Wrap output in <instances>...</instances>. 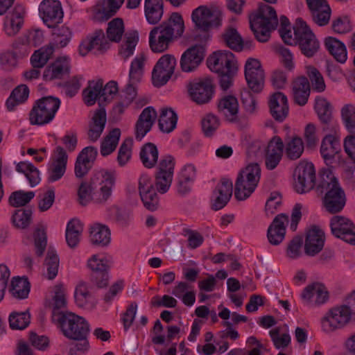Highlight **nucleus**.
Instances as JSON below:
<instances>
[{"mask_svg": "<svg viewBox=\"0 0 355 355\" xmlns=\"http://www.w3.org/2000/svg\"><path fill=\"white\" fill-rule=\"evenodd\" d=\"M124 33V24L121 18L113 19L108 24L107 37L112 41L118 42L121 40Z\"/></svg>", "mask_w": 355, "mask_h": 355, "instance_id": "nucleus-54", "label": "nucleus"}, {"mask_svg": "<svg viewBox=\"0 0 355 355\" xmlns=\"http://www.w3.org/2000/svg\"><path fill=\"white\" fill-rule=\"evenodd\" d=\"M98 177L92 178L89 182H83L78 190V202L82 206L87 205L92 201V192L96 189V180Z\"/></svg>", "mask_w": 355, "mask_h": 355, "instance_id": "nucleus-47", "label": "nucleus"}, {"mask_svg": "<svg viewBox=\"0 0 355 355\" xmlns=\"http://www.w3.org/2000/svg\"><path fill=\"white\" fill-rule=\"evenodd\" d=\"M329 225L334 236L355 245V226L349 219L343 216H334L331 218Z\"/></svg>", "mask_w": 355, "mask_h": 355, "instance_id": "nucleus-11", "label": "nucleus"}, {"mask_svg": "<svg viewBox=\"0 0 355 355\" xmlns=\"http://www.w3.org/2000/svg\"><path fill=\"white\" fill-rule=\"evenodd\" d=\"M171 42L163 35L157 33H153L151 30L149 35V44L153 51L156 53H162L168 48V45Z\"/></svg>", "mask_w": 355, "mask_h": 355, "instance_id": "nucleus-59", "label": "nucleus"}, {"mask_svg": "<svg viewBox=\"0 0 355 355\" xmlns=\"http://www.w3.org/2000/svg\"><path fill=\"white\" fill-rule=\"evenodd\" d=\"M106 123V112L105 109L101 108L96 111L92 123L89 125L88 137L92 141H96L101 135Z\"/></svg>", "mask_w": 355, "mask_h": 355, "instance_id": "nucleus-34", "label": "nucleus"}, {"mask_svg": "<svg viewBox=\"0 0 355 355\" xmlns=\"http://www.w3.org/2000/svg\"><path fill=\"white\" fill-rule=\"evenodd\" d=\"M175 66L176 60L173 55L170 54L162 55L152 72L154 85L159 87L166 84L173 73Z\"/></svg>", "mask_w": 355, "mask_h": 355, "instance_id": "nucleus-9", "label": "nucleus"}, {"mask_svg": "<svg viewBox=\"0 0 355 355\" xmlns=\"http://www.w3.org/2000/svg\"><path fill=\"white\" fill-rule=\"evenodd\" d=\"M54 51L53 46L51 44L42 47L31 56V62L33 67L42 68L48 62Z\"/></svg>", "mask_w": 355, "mask_h": 355, "instance_id": "nucleus-49", "label": "nucleus"}, {"mask_svg": "<svg viewBox=\"0 0 355 355\" xmlns=\"http://www.w3.org/2000/svg\"><path fill=\"white\" fill-rule=\"evenodd\" d=\"M178 116L171 108H163L159 119V128L163 132L169 133L173 131L177 124Z\"/></svg>", "mask_w": 355, "mask_h": 355, "instance_id": "nucleus-42", "label": "nucleus"}, {"mask_svg": "<svg viewBox=\"0 0 355 355\" xmlns=\"http://www.w3.org/2000/svg\"><path fill=\"white\" fill-rule=\"evenodd\" d=\"M345 194L340 187H333L325 192L323 205L328 212L331 214L340 212L345 207Z\"/></svg>", "mask_w": 355, "mask_h": 355, "instance_id": "nucleus-21", "label": "nucleus"}, {"mask_svg": "<svg viewBox=\"0 0 355 355\" xmlns=\"http://www.w3.org/2000/svg\"><path fill=\"white\" fill-rule=\"evenodd\" d=\"M340 150L339 139L332 135H326L322 141L320 153L326 162H330Z\"/></svg>", "mask_w": 355, "mask_h": 355, "instance_id": "nucleus-33", "label": "nucleus"}, {"mask_svg": "<svg viewBox=\"0 0 355 355\" xmlns=\"http://www.w3.org/2000/svg\"><path fill=\"white\" fill-rule=\"evenodd\" d=\"M145 62V57L143 54L137 56L131 63L130 69V80L132 83H137L140 80L143 74V69Z\"/></svg>", "mask_w": 355, "mask_h": 355, "instance_id": "nucleus-63", "label": "nucleus"}, {"mask_svg": "<svg viewBox=\"0 0 355 355\" xmlns=\"http://www.w3.org/2000/svg\"><path fill=\"white\" fill-rule=\"evenodd\" d=\"M223 40L227 46L236 51H241L244 47L243 40L236 29L229 28L223 35Z\"/></svg>", "mask_w": 355, "mask_h": 355, "instance_id": "nucleus-50", "label": "nucleus"}, {"mask_svg": "<svg viewBox=\"0 0 355 355\" xmlns=\"http://www.w3.org/2000/svg\"><path fill=\"white\" fill-rule=\"evenodd\" d=\"M245 76L249 87L254 92H259L263 87L265 74L260 62L249 58L245 65Z\"/></svg>", "mask_w": 355, "mask_h": 355, "instance_id": "nucleus-14", "label": "nucleus"}, {"mask_svg": "<svg viewBox=\"0 0 355 355\" xmlns=\"http://www.w3.org/2000/svg\"><path fill=\"white\" fill-rule=\"evenodd\" d=\"M219 112L230 122H235L238 119L239 103L237 99L233 96H227L221 98L218 104Z\"/></svg>", "mask_w": 355, "mask_h": 355, "instance_id": "nucleus-31", "label": "nucleus"}, {"mask_svg": "<svg viewBox=\"0 0 355 355\" xmlns=\"http://www.w3.org/2000/svg\"><path fill=\"white\" fill-rule=\"evenodd\" d=\"M30 320L28 312H14L9 317L10 327L12 329H24L29 324Z\"/></svg>", "mask_w": 355, "mask_h": 355, "instance_id": "nucleus-62", "label": "nucleus"}, {"mask_svg": "<svg viewBox=\"0 0 355 355\" xmlns=\"http://www.w3.org/2000/svg\"><path fill=\"white\" fill-rule=\"evenodd\" d=\"M93 50L104 52L109 48V42L102 30L96 31L87 40Z\"/></svg>", "mask_w": 355, "mask_h": 355, "instance_id": "nucleus-57", "label": "nucleus"}, {"mask_svg": "<svg viewBox=\"0 0 355 355\" xmlns=\"http://www.w3.org/2000/svg\"><path fill=\"white\" fill-rule=\"evenodd\" d=\"M24 8L16 5L7 15L4 22V31L8 36H14L19 32L24 24Z\"/></svg>", "mask_w": 355, "mask_h": 355, "instance_id": "nucleus-24", "label": "nucleus"}, {"mask_svg": "<svg viewBox=\"0 0 355 355\" xmlns=\"http://www.w3.org/2000/svg\"><path fill=\"white\" fill-rule=\"evenodd\" d=\"M138 41L139 35L137 31H130L125 34L119 50V55L123 60H125L133 55Z\"/></svg>", "mask_w": 355, "mask_h": 355, "instance_id": "nucleus-37", "label": "nucleus"}, {"mask_svg": "<svg viewBox=\"0 0 355 355\" xmlns=\"http://www.w3.org/2000/svg\"><path fill=\"white\" fill-rule=\"evenodd\" d=\"M35 196L33 191H17L12 193L9 202L12 207H21L28 203Z\"/></svg>", "mask_w": 355, "mask_h": 355, "instance_id": "nucleus-64", "label": "nucleus"}, {"mask_svg": "<svg viewBox=\"0 0 355 355\" xmlns=\"http://www.w3.org/2000/svg\"><path fill=\"white\" fill-rule=\"evenodd\" d=\"M191 19L196 28L206 33L220 25L221 12L216 8L200 6L193 10Z\"/></svg>", "mask_w": 355, "mask_h": 355, "instance_id": "nucleus-6", "label": "nucleus"}, {"mask_svg": "<svg viewBox=\"0 0 355 355\" xmlns=\"http://www.w3.org/2000/svg\"><path fill=\"white\" fill-rule=\"evenodd\" d=\"M53 320L59 324L63 334L71 340L85 338L89 331L87 321L73 313H54Z\"/></svg>", "mask_w": 355, "mask_h": 355, "instance_id": "nucleus-2", "label": "nucleus"}, {"mask_svg": "<svg viewBox=\"0 0 355 355\" xmlns=\"http://www.w3.org/2000/svg\"><path fill=\"white\" fill-rule=\"evenodd\" d=\"M125 0H101L93 8V19L103 22L116 15Z\"/></svg>", "mask_w": 355, "mask_h": 355, "instance_id": "nucleus-17", "label": "nucleus"}, {"mask_svg": "<svg viewBox=\"0 0 355 355\" xmlns=\"http://www.w3.org/2000/svg\"><path fill=\"white\" fill-rule=\"evenodd\" d=\"M74 295L76 302L78 306L93 308L96 303L89 291L88 287L83 282H80L78 284Z\"/></svg>", "mask_w": 355, "mask_h": 355, "instance_id": "nucleus-41", "label": "nucleus"}, {"mask_svg": "<svg viewBox=\"0 0 355 355\" xmlns=\"http://www.w3.org/2000/svg\"><path fill=\"white\" fill-rule=\"evenodd\" d=\"M189 92L193 101L198 105L209 103L214 94L213 80L210 77H204L191 83Z\"/></svg>", "mask_w": 355, "mask_h": 355, "instance_id": "nucleus-10", "label": "nucleus"}, {"mask_svg": "<svg viewBox=\"0 0 355 355\" xmlns=\"http://www.w3.org/2000/svg\"><path fill=\"white\" fill-rule=\"evenodd\" d=\"M157 118V112L153 107L143 110L135 125V138L141 139L150 130Z\"/></svg>", "mask_w": 355, "mask_h": 355, "instance_id": "nucleus-23", "label": "nucleus"}, {"mask_svg": "<svg viewBox=\"0 0 355 355\" xmlns=\"http://www.w3.org/2000/svg\"><path fill=\"white\" fill-rule=\"evenodd\" d=\"M205 57V49L202 45H194L189 48L180 59V67L183 71L195 70Z\"/></svg>", "mask_w": 355, "mask_h": 355, "instance_id": "nucleus-20", "label": "nucleus"}, {"mask_svg": "<svg viewBox=\"0 0 355 355\" xmlns=\"http://www.w3.org/2000/svg\"><path fill=\"white\" fill-rule=\"evenodd\" d=\"M89 268L93 270V278L99 288L105 287L108 284V275L107 270L110 266L105 259H99L97 255H94L88 261Z\"/></svg>", "mask_w": 355, "mask_h": 355, "instance_id": "nucleus-22", "label": "nucleus"}, {"mask_svg": "<svg viewBox=\"0 0 355 355\" xmlns=\"http://www.w3.org/2000/svg\"><path fill=\"white\" fill-rule=\"evenodd\" d=\"M333 187H340L336 178L329 169L322 171L316 187L317 191L322 194L332 189Z\"/></svg>", "mask_w": 355, "mask_h": 355, "instance_id": "nucleus-52", "label": "nucleus"}, {"mask_svg": "<svg viewBox=\"0 0 355 355\" xmlns=\"http://www.w3.org/2000/svg\"><path fill=\"white\" fill-rule=\"evenodd\" d=\"M60 105V99L51 96L37 100L29 114L31 123L38 125L49 123L53 119Z\"/></svg>", "mask_w": 355, "mask_h": 355, "instance_id": "nucleus-4", "label": "nucleus"}, {"mask_svg": "<svg viewBox=\"0 0 355 355\" xmlns=\"http://www.w3.org/2000/svg\"><path fill=\"white\" fill-rule=\"evenodd\" d=\"M101 177V187L100 188V193L98 197L96 198V201L98 203L105 202L112 195V189L115 182V178L111 173L107 171H101L96 177Z\"/></svg>", "mask_w": 355, "mask_h": 355, "instance_id": "nucleus-35", "label": "nucleus"}, {"mask_svg": "<svg viewBox=\"0 0 355 355\" xmlns=\"http://www.w3.org/2000/svg\"><path fill=\"white\" fill-rule=\"evenodd\" d=\"M288 223V217L284 214H278L273 220L268 230V239L272 245L279 244L284 239L286 223Z\"/></svg>", "mask_w": 355, "mask_h": 355, "instance_id": "nucleus-26", "label": "nucleus"}, {"mask_svg": "<svg viewBox=\"0 0 355 355\" xmlns=\"http://www.w3.org/2000/svg\"><path fill=\"white\" fill-rule=\"evenodd\" d=\"M45 266L47 270V277L49 279H54L58 272L59 258L56 252L49 248L45 259Z\"/></svg>", "mask_w": 355, "mask_h": 355, "instance_id": "nucleus-55", "label": "nucleus"}, {"mask_svg": "<svg viewBox=\"0 0 355 355\" xmlns=\"http://www.w3.org/2000/svg\"><path fill=\"white\" fill-rule=\"evenodd\" d=\"M284 144L279 137H275L269 142L266 157V166L269 170H272L279 164L283 153Z\"/></svg>", "mask_w": 355, "mask_h": 355, "instance_id": "nucleus-27", "label": "nucleus"}, {"mask_svg": "<svg viewBox=\"0 0 355 355\" xmlns=\"http://www.w3.org/2000/svg\"><path fill=\"white\" fill-rule=\"evenodd\" d=\"M324 45L329 52L339 62L344 63L347 60V50L345 44L333 37H327Z\"/></svg>", "mask_w": 355, "mask_h": 355, "instance_id": "nucleus-38", "label": "nucleus"}, {"mask_svg": "<svg viewBox=\"0 0 355 355\" xmlns=\"http://www.w3.org/2000/svg\"><path fill=\"white\" fill-rule=\"evenodd\" d=\"M304 151V144L302 139L298 137H294L288 142L286 148V153L291 159H297Z\"/></svg>", "mask_w": 355, "mask_h": 355, "instance_id": "nucleus-60", "label": "nucleus"}, {"mask_svg": "<svg viewBox=\"0 0 355 355\" xmlns=\"http://www.w3.org/2000/svg\"><path fill=\"white\" fill-rule=\"evenodd\" d=\"M139 191L144 207L150 211L156 210L159 204L158 196L151 178L147 175H142L140 177Z\"/></svg>", "mask_w": 355, "mask_h": 355, "instance_id": "nucleus-16", "label": "nucleus"}, {"mask_svg": "<svg viewBox=\"0 0 355 355\" xmlns=\"http://www.w3.org/2000/svg\"><path fill=\"white\" fill-rule=\"evenodd\" d=\"M9 291L16 299H26L28 297L30 292V283L27 278L14 277L11 281Z\"/></svg>", "mask_w": 355, "mask_h": 355, "instance_id": "nucleus-40", "label": "nucleus"}, {"mask_svg": "<svg viewBox=\"0 0 355 355\" xmlns=\"http://www.w3.org/2000/svg\"><path fill=\"white\" fill-rule=\"evenodd\" d=\"M16 170L25 175L31 187L37 185L40 181L39 171L31 163L21 162L17 164Z\"/></svg>", "mask_w": 355, "mask_h": 355, "instance_id": "nucleus-51", "label": "nucleus"}, {"mask_svg": "<svg viewBox=\"0 0 355 355\" xmlns=\"http://www.w3.org/2000/svg\"><path fill=\"white\" fill-rule=\"evenodd\" d=\"M163 0H145V16L150 24L158 23L163 15Z\"/></svg>", "mask_w": 355, "mask_h": 355, "instance_id": "nucleus-36", "label": "nucleus"}, {"mask_svg": "<svg viewBox=\"0 0 355 355\" xmlns=\"http://www.w3.org/2000/svg\"><path fill=\"white\" fill-rule=\"evenodd\" d=\"M69 71V63L66 57L58 58L51 65L48 66L43 73V78L46 80L61 78Z\"/></svg>", "mask_w": 355, "mask_h": 355, "instance_id": "nucleus-30", "label": "nucleus"}, {"mask_svg": "<svg viewBox=\"0 0 355 355\" xmlns=\"http://www.w3.org/2000/svg\"><path fill=\"white\" fill-rule=\"evenodd\" d=\"M207 63L209 69L218 74L236 68L234 54L230 51L215 52L207 58Z\"/></svg>", "mask_w": 355, "mask_h": 355, "instance_id": "nucleus-15", "label": "nucleus"}, {"mask_svg": "<svg viewBox=\"0 0 355 355\" xmlns=\"http://www.w3.org/2000/svg\"><path fill=\"white\" fill-rule=\"evenodd\" d=\"M302 297L309 304L320 305L327 302L329 293L323 284L316 282L304 288Z\"/></svg>", "mask_w": 355, "mask_h": 355, "instance_id": "nucleus-25", "label": "nucleus"}, {"mask_svg": "<svg viewBox=\"0 0 355 355\" xmlns=\"http://www.w3.org/2000/svg\"><path fill=\"white\" fill-rule=\"evenodd\" d=\"M293 94L295 102L304 105L310 94V84L305 77H298L293 83Z\"/></svg>", "mask_w": 355, "mask_h": 355, "instance_id": "nucleus-32", "label": "nucleus"}, {"mask_svg": "<svg viewBox=\"0 0 355 355\" xmlns=\"http://www.w3.org/2000/svg\"><path fill=\"white\" fill-rule=\"evenodd\" d=\"M29 89L25 85H21L14 89L6 101V107L9 111L14 110L15 107L24 102L28 97Z\"/></svg>", "mask_w": 355, "mask_h": 355, "instance_id": "nucleus-46", "label": "nucleus"}, {"mask_svg": "<svg viewBox=\"0 0 355 355\" xmlns=\"http://www.w3.org/2000/svg\"><path fill=\"white\" fill-rule=\"evenodd\" d=\"M315 107L320 120L324 124L329 123L332 118L331 104L324 98H318Z\"/></svg>", "mask_w": 355, "mask_h": 355, "instance_id": "nucleus-58", "label": "nucleus"}, {"mask_svg": "<svg viewBox=\"0 0 355 355\" xmlns=\"http://www.w3.org/2000/svg\"><path fill=\"white\" fill-rule=\"evenodd\" d=\"M270 113L272 117L278 122H282L288 114V99L286 95L280 92L270 95L268 101Z\"/></svg>", "mask_w": 355, "mask_h": 355, "instance_id": "nucleus-19", "label": "nucleus"}, {"mask_svg": "<svg viewBox=\"0 0 355 355\" xmlns=\"http://www.w3.org/2000/svg\"><path fill=\"white\" fill-rule=\"evenodd\" d=\"M232 192L233 184L232 181L227 178H222L213 193L212 209L218 211L223 208L230 201Z\"/></svg>", "mask_w": 355, "mask_h": 355, "instance_id": "nucleus-18", "label": "nucleus"}, {"mask_svg": "<svg viewBox=\"0 0 355 355\" xmlns=\"http://www.w3.org/2000/svg\"><path fill=\"white\" fill-rule=\"evenodd\" d=\"M250 24L257 40L261 42H267L270 37V32L278 25L275 10L270 6L260 3L258 13L250 19Z\"/></svg>", "mask_w": 355, "mask_h": 355, "instance_id": "nucleus-1", "label": "nucleus"}, {"mask_svg": "<svg viewBox=\"0 0 355 355\" xmlns=\"http://www.w3.org/2000/svg\"><path fill=\"white\" fill-rule=\"evenodd\" d=\"M295 188L297 193H304L311 190L315 184V171L311 162H300L295 170Z\"/></svg>", "mask_w": 355, "mask_h": 355, "instance_id": "nucleus-7", "label": "nucleus"}, {"mask_svg": "<svg viewBox=\"0 0 355 355\" xmlns=\"http://www.w3.org/2000/svg\"><path fill=\"white\" fill-rule=\"evenodd\" d=\"M324 246V233L315 227L311 229L305 240V253L309 256H314L320 252Z\"/></svg>", "mask_w": 355, "mask_h": 355, "instance_id": "nucleus-28", "label": "nucleus"}, {"mask_svg": "<svg viewBox=\"0 0 355 355\" xmlns=\"http://www.w3.org/2000/svg\"><path fill=\"white\" fill-rule=\"evenodd\" d=\"M261 168L257 163L248 164L238 175L235 182L234 196L244 200L254 191L260 180Z\"/></svg>", "mask_w": 355, "mask_h": 355, "instance_id": "nucleus-3", "label": "nucleus"}, {"mask_svg": "<svg viewBox=\"0 0 355 355\" xmlns=\"http://www.w3.org/2000/svg\"><path fill=\"white\" fill-rule=\"evenodd\" d=\"M140 157L145 167L153 168L158 159V150L156 146L150 142L146 144L141 150Z\"/></svg>", "mask_w": 355, "mask_h": 355, "instance_id": "nucleus-45", "label": "nucleus"}, {"mask_svg": "<svg viewBox=\"0 0 355 355\" xmlns=\"http://www.w3.org/2000/svg\"><path fill=\"white\" fill-rule=\"evenodd\" d=\"M83 232V227L79 220H71L66 229V241L68 245L73 248L77 246L80 241V237Z\"/></svg>", "mask_w": 355, "mask_h": 355, "instance_id": "nucleus-44", "label": "nucleus"}, {"mask_svg": "<svg viewBox=\"0 0 355 355\" xmlns=\"http://www.w3.org/2000/svg\"><path fill=\"white\" fill-rule=\"evenodd\" d=\"M56 158L49 169V181L55 182L60 179L65 173L68 156L61 146H58L55 150Z\"/></svg>", "mask_w": 355, "mask_h": 355, "instance_id": "nucleus-29", "label": "nucleus"}, {"mask_svg": "<svg viewBox=\"0 0 355 355\" xmlns=\"http://www.w3.org/2000/svg\"><path fill=\"white\" fill-rule=\"evenodd\" d=\"M90 240L94 245H107L110 241V231L105 225L96 224L91 227Z\"/></svg>", "mask_w": 355, "mask_h": 355, "instance_id": "nucleus-43", "label": "nucleus"}, {"mask_svg": "<svg viewBox=\"0 0 355 355\" xmlns=\"http://www.w3.org/2000/svg\"><path fill=\"white\" fill-rule=\"evenodd\" d=\"M313 21L318 26H323L327 25L331 17V8L328 3L324 4L322 8L319 6L316 8L309 10Z\"/></svg>", "mask_w": 355, "mask_h": 355, "instance_id": "nucleus-53", "label": "nucleus"}, {"mask_svg": "<svg viewBox=\"0 0 355 355\" xmlns=\"http://www.w3.org/2000/svg\"><path fill=\"white\" fill-rule=\"evenodd\" d=\"M53 313H60L59 310L66 307L67 300L65 296V291L62 284H58L54 286V295L53 297ZM60 313H63L60 311Z\"/></svg>", "mask_w": 355, "mask_h": 355, "instance_id": "nucleus-61", "label": "nucleus"}, {"mask_svg": "<svg viewBox=\"0 0 355 355\" xmlns=\"http://www.w3.org/2000/svg\"><path fill=\"white\" fill-rule=\"evenodd\" d=\"M39 12L44 23L49 28L55 27L62 21L64 13L59 1L43 0L39 6Z\"/></svg>", "mask_w": 355, "mask_h": 355, "instance_id": "nucleus-12", "label": "nucleus"}, {"mask_svg": "<svg viewBox=\"0 0 355 355\" xmlns=\"http://www.w3.org/2000/svg\"><path fill=\"white\" fill-rule=\"evenodd\" d=\"M296 43L302 53L308 58L313 57L320 49V42L306 24L301 19L296 20L293 26Z\"/></svg>", "mask_w": 355, "mask_h": 355, "instance_id": "nucleus-5", "label": "nucleus"}, {"mask_svg": "<svg viewBox=\"0 0 355 355\" xmlns=\"http://www.w3.org/2000/svg\"><path fill=\"white\" fill-rule=\"evenodd\" d=\"M103 85L101 79L89 81L88 86L83 92V100L87 105H93L97 99L100 101Z\"/></svg>", "mask_w": 355, "mask_h": 355, "instance_id": "nucleus-39", "label": "nucleus"}, {"mask_svg": "<svg viewBox=\"0 0 355 355\" xmlns=\"http://www.w3.org/2000/svg\"><path fill=\"white\" fill-rule=\"evenodd\" d=\"M120 135V129L114 128L104 138L101 146V153L103 156L110 155L116 149Z\"/></svg>", "mask_w": 355, "mask_h": 355, "instance_id": "nucleus-48", "label": "nucleus"}, {"mask_svg": "<svg viewBox=\"0 0 355 355\" xmlns=\"http://www.w3.org/2000/svg\"><path fill=\"white\" fill-rule=\"evenodd\" d=\"M341 117L347 130L355 135V107L352 104L345 105L341 109Z\"/></svg>", "mask_w": 355, "mask_h": 355, "instance_id": "nucleus-56", "label": "nucleus"}, {"mask_svg": "<svg viewBox=\"0 0 355 355\" xmlns=\"http://www.w3.org/2000/svg\"><path fill=\"white\" fill-rule=\"evenodd\" d=\"M184 28L182 16L177 12H173L166 21L154 27L152 30L153 33L160 34L172 42L175 37L182 35Z\"/></svg>", "mask_w": 355, "mask_h": 355, "instance_id": "nucleus-13", "label": "nucleus"}, {"mask_svg": "<svg viewBox=\"0 0 355 355\" xmlns=\"http://www.w3.org/2000/svg\"><path fill=\"white\" fill-rule=\"evenodd\" d=\"M352 310L347 305L331 309L322 320V326L325 331H333L342 328L350 320Z\"/></svg>", "mask_w": 355, "mask_h": 355, "instance_id": "nucleus-8", "label": "nucleus"}]
</instances>
